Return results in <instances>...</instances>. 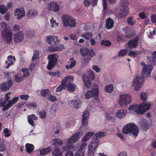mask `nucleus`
<instances>
[{
	"label": "nucleus",
	"instance_id": "obj_12",
	"mask_svg": "<svg viewBox=\"0 0 156 156\" xmlns=\"http://www.w3.org/2000/svg\"><path fill=\"white\" fill-rule=\"evenodd\" d=\"M46 41L48 43L52 45H58L59 42V39L58 37L55 36H48L46 37Z\"/></svg>",
	"mask_w": 156,
	"mask_h": 156
},
{
	"label": "nucleus",
	"instance_id": "obj_10",
	"mask_svg": "<svg viewBox=\"0 0 156 156\" xmlns=\"http://www.w3.org/2000/svg\"><path fill=\"white\" fill-rule=\"evenodd\" d=\"M98 90L97 89H92L91 90L87 91L85 95V98L87 99H89L93 97L96 99L98 98Z\"/></svg>",
	"mask_w": 156,
	"mask_h": 156
},
{
	"label": "nucleus",
	"instance_id": "obj_9",
	"mask_svg": "<svg viewBox=\"0 0 156 156\" xmlns=\"http://www.w3.org/2000/svg\"><path fill=\"white\" fill-rule=\"evenodd\" d=\"M127 0H126L125 1L122 2L121 3V6L123 8L120 10V15L121 17H125L126 15L129 13V8L127 6L128 4Z\"/></svg>",
	"mask_w": 156,
	"mask_h": 156
},
{
	"label": "nucleus",
	"instance_id": "obj_50",
	"mask_svg": "<svg viewBox=\"0 0 156 156\" xmlns=\"http://www.w3.org/2000/svg\"><path fill=\"white\" fill-rule=\"evenodd\" d=\"M18 97H15L11 101H8V103H9V104L11 106L13 105L18 100Z\"/></svg>",
	"mask_w": 156,
	"mask_h": 156
},
{
	"label": "nucleus",
	"instance_id": "obj_53",
	"mask_svg": "<svg viewBox=\"0 0 156 156\" xmlns=\"http://www.w3.org/2000/svg\"><path fill=\"white\" fill-rule=\"evenodd\" d=\"M140 97L142 100L146 101L147 98V96L146 93L142 92L140 94Z\"/></svg>",
	"mask_w": 156,
	"mask_h": 156
},
{
	"label": "nucleus",
	"instance_id": "obj_37",
	"mask_svg": "<svg viewBox=\"0 0 156 156\" xmlns=\"http://www.w3.org/2000/svg\"><path fill=\"white\" fill-rule=\"evenodd\" d=\"M81 54L84 56H87L89 53V49L87 48H81L80 50Z\"/></svg>",
	"mask_w": 156,
	"mask_h": 156
},
{
	"label": "nucleus",
	"instance_id": "obj_23",
	"mask_svg": "<svg viewBox=\"0 0 156 156\" xmlns=\"http://www.w3.org/2000/svg\"><path fill=\"white\" fill-rule=\"evenodd\" d=\"M38 12L37 10L35 9H31L28 12L27 16L29 19L34 18L38 15Z\"/></svg>",
	"mask_w": 156,
	"mask_h": 156
},
{
	"label": "nucleus",
	"instance_id": "obj_3",
	"mask_svg": "<svg viewBox=\"0 0 156 156\" xmlns=\"http://www.w3.org/2000/svg\"><path fill=\"white\" fill-rule=\"evenodd\" d=\"M122 133L124 134H127L130 133L135 136L138 135L139 130L138 126L134 123L127 124L124 126L122 129Z\"/></svg>",
	"mask_w": 156,
	"mask_h": 156
},
{
	"label": "nucleus",
	"instance_id": "obj_28",
	"mask_svg": "<svg viewBox=\"0 0 156 156\" xmlns=\"http://www.w3.org/2000/svg\"><path fill=\"white\" fill-rule=\"evenodd\" d=\"M140 104L144 113L151 108V104L147 102H143Z\"/></svg>",
	"mask_w": 156,
	"mask_h": 156
},
{
	"label": "nucleus",
	"instance_id": "obj_54",
	"mask_svg": "<svg viewBox=\"0 0 156 156\" xmlns=\"http://www.w3.org/2000/svg\"><path fill=\"white\" fill-rule=\"evenodd\" d=\"M1 26V29H4V30H5L8 28H10V27L8 26V25L4 22H2L0 24Z\"/></svg>",
	"mask_w": 156,
	"mask_h": 156
},
{
	"label": "nucleus",
	"instance_id": "obj_36",
	"mask_svg": "<svg viewBox=\"0 0 156 156\" xmlns=\"http://www.w3.org/2000/svg\"><path fill=\"white\" fill-rule=\"evenodd\" d=\"M52 143L53 145L55 146V147L60 146L63 144L62 142L59 139H55L53 140Z\"/></svg>",
	"mask_w": 156,
	"mask_h": 156
},
{
	"label": "nucleus",
	"instance_id": "obj_47",
	"mask_svg": "<svg viewBox=\"0 0 156 156\" xmlns=\"http://www.w3.org/2000/svg\"><path fill=\"white\" fill-rule=\"evenodd\" d=\"M58 108L57 105L55 104L51 105L50 109V112L52 114L55 113Z\"/></svg>",
	"mask_w": 156,
	"mask_h": 156
},
{
	"label": "nucleus",
	"instance_id": "obj_59",
	"mask_svg": "<svg viewBox=\"0 0 156 156\" xmlns=\"http://www.w3.org/2000/svg\"><path fill=\"white\" fill-rule=\"evenodd\" d=\"M19 97L21 100H27L29 97V96L28 94L20 95Z\"/></svg>",
	"mask_w": 156,
	"mask_h": 156
},
{
	"label": "nucleus",
	"instance_id": "obj_30",
	"mask_svg": "<svg viewBox=\"0 0 156 156\" xmlns=\"http://www.w3.org/2000/svg\"><path fill=\"white\" fill-rule=\"evenodd\" d=\"M69 61H70L69 65H66L65 66V68L66 69H68L73 68L76 64V60H74L73 58H70Z\"/></svg>",
	"mask_w": 156,
	"mask_h": 156
},
{
	"label": "nucleus",
	"instance_id": "obj_13",
	"mask_svg": "<svg viewBox=\"0 0 156 156\" xmlns=\"http://www.w3.org/2000/svg\"><path fill=\"white\" fill-rule=\"evenodd\" d=\"M129 110H134L137 114H143L144 113L140 104L138 105L135 104L133 105H131L129 108Z\"/></svg>",
	"mask_w": 156,
	"mask_h": 156
},
{
	"label": "nucleus",
	"instance_id": "obj_44",
	"mask_svg": "<svg viewBox=\"0 0 156 156\" xmlns=\"http://www.w3.org/2000/svg\"><path fill=\"white\" fill-rule=\"evenodd\" d=\"M112 43L111 41L108 40H103L101 41V44L102 46L106 47H109L111 45Z\"/></svg>",
	"mask_w": 156,
	"mask_h": 156
},
{
	"label": "nucleus",
	"instance_id": "obj_61",
	"mask_svg": "<svg viewBox=\"0 0 156 156\" xmlns=\"http://www.w3.org/2000/svg\"><path fill=\"white\" fill-rule=\"evenodd\" d=\"M84 5L86 7H88L90 4V0H84Z\"/></svg>",
	"mask_w": 156,
	"mask_h": 156
},
{
	"label": "nucleus",
	"instance_id": "obj_29",
	"mask_svg": "<svg viewBox=\"0 0 156 156\" xmlns=\"http://www.w3.org/2000/svg\"><path fill=\"white\" fill-rule=\"evenodd\" d=\"M52 148L51 147L42 149L40 150L39 153L41 155H45L49 153L51 151Z\"/></svg>",
	"mask_w": 156,
	"mask_h": 156
},
{
	"label": "nucleus",
	"instance_id": "obj_31",
	"mask_svg": "<svg viewBox=\"0 0 156 156\" xmlns=\"http://www.w3.org/2000/svg\"><path fill=\"white\" fill-rule=\"evenodd\" d=\"M14 80L16 83H19L23 81L24 79L23 76V74L19 73L16 74L14 77Z\"/></svg>",
	"mask_w": 156,
	"mask_h": 156
},
{
	"label": "nucleus",
	"instance_id": "obj_46",
	"mask_svg": "<svg viewBox=\"0 0 156 156\" xmlns=\"http://www.w3.org/2000/svg\"><path fill=\"white\" fill-rule=\"evenodd\" d=\"M7 10V7L4 5H0V13L2 14H4Z\"/></svg>",
	"mask_w": 156,
	"mask_h": 156
},
{
	"label": "nucleus",
	"instance_id": "obj_21",
	"mask_svg": "<svg viewBox=\"0 0 156 156\" xmlns=\"http://www.w3.org/2000/svg\"><path fill=\"white\" fill-rule=\"evenodd\" d=\"M89 114V112L87 111H84L83 112L82 118V124L83 126L87 125Z\"/></svg>",
	"mask_w": 156,
	"mask_h": 156
},
{
	"label": "nucleus",
	"instance_id": "obj_18",
	"mask_svg": "<svg viewBox=\"0 0 156 156\" xmlns=\"http://www.w3.org/2000/svg\"><path fill=\"white\" fill-rule=\"evenodd\" d=\"M24 38L23 33L22 31L17 32L15 34L14 41L16 43H19L22 41Z\"/></svg>",
	"mask_w": 156,
	"mask_h": 156
},
{
	"label": "nucleus",
	"instance_id": "obj_14",
	"mask_svg": "<svg viewBox=\"0 0 156 156\" xmlns=\"http://www.w3.org/2000/svg\"><path fill=\"white\" fill-rule=\"evenodd\" d=\"M139 37L136 36L128 42V46L130 49H134L138 45Z\"/></svg>",
	"mask_w": 156,
	"mask_h": 156
},
{
	"label": "nucleus",
	"instance_id": "obj_40",
	"mask_svg": "<svg viewBox=\"0 0 156 156\" xmlns=\"http://www.w3.org/2000/svg\"><path fill=\"white\" fill-rule=\"evenodd\" d=\"M69 144V145L67 147H63L62 149L63 152H64V151H66L67 149L73 151L75 149L76 147L73 144V143H70Z\"/></svg>",
	"mask_w": 156,
	"mask_h": 156
},
{
	"label": "nucleus",
	"instance_id": "obj_24",
	"mask_svg": "<svg viewBox=\"0 0 156 156\" xmlns=\"http://www.w3.org/2000/svg\"><path fill=\"white\" fill-rule=\"evenodd\" d=\"M15 60V58L14 56H12V55H10L8 57V60L5 61V62L7 64V65L5 68L6 69H9L11 65L13 64V62Z\"/></svg>",
	"mask_w": 156,
	"mask_h": 156
},
{
	"label": "nucleus",
	"instance_id": "obj_6",
	"mask_svg": "<svg viewBox=\"0 0 156 156\" xmlns=\"http://www.w3.org/2000/svg\"><path fill=\"white\" fill-rule=\"evenodd\" d=\"M58 57L56 54H51L48 56L47 58L48 60V63L47 66L48 69L51 70L55 67L58 62Z\"/></svg>",
	"mask_w": 156,
	"mask_h": 156
},
{
	"label": "nucleus",
	"instance_id": "obj_57",
	"mask_svg": "<svg viewBox=\"0 0 156 156\" xmlns=\"http://www.w3.org/2000/svg\"><path fill=\"white\" fill-rule=\"evenodd\" d=\"M48 99L52 102H54L57 100L56 97L52 95H50L48 97Z\"/></svg>",
	"mask_w": 156,
	"mask_h": 156
},
{
	"label": "nucleus",
	"instance_id": "obj_33",
	"mask_svg": "<svg viewBox=\"0 0 156 156\" xmlns=\"http://www.w3.org/2000/svg\"><path fill=\"white\" fill-rule=\"evenodd\" d=\"M114 22L113 20L110 18H108L106 21V26L108 29H110L114 26Z\"/></svg>",
	"mask_w": 156,
	"mask_h": 156
},
{
	"label": "nucleus",
	"instance_id": "obj_19",
	"mask_svg": "<svg viewBox=\"0 0 156 156\" xmlns=\"http://www.w3.org/2000/svg\"><path fill=\"white\" fill-rule=\"evenodd\" d=\"M80 132L77 133L73 134L67 140L69 144L70 143H74L78 140L79 136L80 135Z\"/></svg>",
	"mask_w": 156,
	"mask_h": 156
},
{
	"label": "nucleus",
	"instance_id": "obj_41",
	"mask_svg": "<svg viewBox=\"0 0 156 156\" xmlns=\"http://www.w3.org/2000/svg\"><path fill=\"white\" fill-rule=\"evenodd\" d=\"M92 33L88 32H85L81 34L82 36L86 39H90L92 37Z\"/></svg>",
	"mask_w": 156,
	"mask_h": 156
},
{
	"label": "nucleus",
	"instance_id": "obj_11",
	"mask_svg": "<svg viewBox=\"0 0 156 156\" xmlns=\"http://www.w3.org/2000/svg\"><path fill=\"white\" fill-rule=\"evenodd\" d=\"M122 31L126 35L125 36L126 38H129L135 35V31L132 27H125L122 29Z\"/></svg>",
	"mask_w": 156,
	"mask_h": 156
},
{
	"label": "nucleus",
	"instance_id": "obj_22",
	"mask_svg": "<svg viewBox=\"0 0 156 156\" xmlns=\"http://www.w3.org/2000/svg\"><path fill=\"white\" fill-rule=\"evenodd\" d=\"M50 6L49 9L54 12H58L59 10V6L57 3L53 1L51 2L49 4Z\"/></svg>",
	"mask_w": 156,
	"mask_h": 156
},
{
	"label": "nucleus",
	"instance_id": "obj_34",
	"mask_svg": "<svg viewBox=\"0 0 156 156\" xmlns=\"http://www.w3.org/2000/svg\"><path fill=\"white\" fill-rule=\"evenodd\" d=\"M65 80H64V78L62 80L61 84L56 88V92L61 91L62 90L65 89L66 82Z\"/></svg>",
	"mask_w": 156,
	"mask_h": 156
},
{
	"label": "nucleus",
	"instance_id": "obj_64",
	"mask_svg": "<svg viewBox=\"0 0 156 156\" xmlns=\"http://www.w3.org/2000/svg\"><path fill=\"white\" fill-rule=\"evenodd\" d=\"M151 22L156 24V15H152L151 16Z\"/></svg>",
	"mask_w": 156,
	"mask_h": 156
},
{
	"label": "nucleus",
	"instance_id": "obj_4",
	"mask_svg": "<svg viewBox=\"0 0 156 156\" xmlns=\"http://www.w3.org/2000/svg\"><path fill=\"white\" fill-rule=\"evenodd\" d=\"M66 82L65 86L67 90L69 91L73 92L76 90V85L73 83L74 77L72 76H68L64 77Z\"/></svg>",
	"mask_w": 156,
	"mask_h": 156
},
{
	"label": "nucleus",
	"instance_id": "obj_63",
	"mask_svg": "<svg viewBox=\"0 0 156 156\" xmlns=\"http://www.w3.org/2000/svg\"><path fill=\"white\" fill-rule=\"evenodd\" d=\"M89 76L92 80H94L95 79L94 74L93 71H90L88 74Z\"/></svg>",
	"mask_w": 156,
	"mask_h": 156
},
{
	"label": "nucleus",
	"instance_id": "obj_2",
	"mask_svg": "<svg viewBox=\"0 0 156 156\" xmlns=\"http://www.w3.org/2000/svg\"><path fill=\"white\" fill-rule=\"evenodd\" d=\"M105 135V133L100 132L93 136L94 139L90 143L88 148V156H94L95 149L100 142V138L103 137Z\"/></svg>",
	"mask_w": 156,
	"mask_h": 156
},
{
	"label": "nucleus",
	"instance_id": "obj_5",
	"mask_svg": "<svg viewBox=\"0 0 156 156\" xmlns=\"http://www.w3.org/2000/svg\"><path fill=\"white\" fill-rule=\"evenodd\" d=\"M62 21L65 27H74L76 25V21L70 16L65 14L62 17Z\"/></svg>",
	"mask_w": 156,
	"mask_h": 156
},
{
	"label": "nucleus",
	"instance_id": "obj_27",
	"mask_svg": "<svg viewBox=\"0 0 156 156\" xmlns=\"http://www.w3.org/2000/svg\"><path fill=\"white\" fill-rule=\"evenodd\" d=\"M15 13H18L17 14V17L18 20H20L25 16L24 10L20 9H16L15 10Z\"/></svg>",
	"mask_w": 156,
	"mask_h": 156
},
{
	"label": "nucleus",
	"instance_id": "obj_38",
	"mask_svg": "<svg viewBox=\"0 0 156 156\" xmlns=\"http://www.w3.org/2000/svg\"><path fill=\"white\" fill-rule=\"evenodd\" d=\"M114 87L112 84H109L105 86V91L108 93H110L113 91Z\"/></svg>",
	"mask_w": 156,
	"mask_h": 156
},
{
	"label": "nucleus",
	"instance_id": "obj_7",
	"mask_svg": "<svg viewBox=\"0 0 156 156\" xmlns=\"http://www.w3.org/2000/svg\"><path fill=\"white\" fill-rule=\"evenodd\" d=\"M132 102L131 97L129 94L121 95L119 101V105L122 107H126Z\"/></svg>",
	"mask_w": 156,
	"mask_h": 156
},
{
	"label": "nucleus",
	"instance_id": "obj_55",
	"mask_svg": "<svg viewBox=\"0 0 156 156\" xmlns=\"http://www.w3.org/2000/svg\"><path fill=\"white\" fill-rule=\"evenodd\" d=\"M139 54V53H137L135 51H131L128 53V55L131 57L132 56L133 57H136Z\"/></svg>",
	"mask_w": 156,
	"mask_h": 156
},
{
	"label": "nucleus",
	"instance_id": "obj_8",
	"mask_svg": "<svg viewBox=\"0 0 156 156\" xmlns=\"http://www.w3.org/2000/svg\"><path fill=\"white\" fill-rule=\"evenodd\" d=\"M7 29L3 30L1 33V36L6 43H9L12 40V30L10 28Z\"/></svg>",
	"mask_w": 156,
	"mask_h": 156
},
{
	"label": "nucleus",
	"instance_id": "obj_60",
	"mask_svg": "<svg viewBox=\"0 0 156 156\" xmlns=\"http://www.w3.org/2000/svg\"><path fill=\"white\" fill-rule=\"evenodd\" d=\"M92 69L98 73H99L100 71V69L98 66H93Z\"/></svg>",
	"mask_w": 156,
	"mask_h": 156
},
{
	"label": "nucleus",
	"instance_id": "obj_51",
	"mask_svg": "<svg viewBox=\"0 0 156 156\" xmlns=\"http://www.w3.org/2000/svg\"><path fill=\"white\" fill-rule=\"evenodd\" d=\"M49 74L51 76L55 77H59L60 75V73L59 71H57V72H49Z\"/></svg>",
	"mask_w": 156,
	"mask_h": 156
},
{
	"label": "nucleus",
	"instance_id": "obj_32",
	"mask_svg": "<svg viewBox=\"0 0 156 156\" xmlns=\"http://www.w3.org/2000/svg\"><path fill=\"white\" fill-rule=\"evenodd\" d=\"M25 148L27 152L28 153H32L34 149V146L32 144L29 143H27L25 145Z\"/></svg>",
	"mask_w": 156,
	"mask_h": 156
},
{
	"label": "nucleus",
	"instance_id": "obj_48",
	"mask_svg": "<svg viewBox=\"0 0 156 156\" xmlns=\"http://www.w3.org/2000/svg\"><path fill=\"white\" fill-rule=\"evenodd\" d=\"M127 52L126 49H121L118 53V56L119 57L123 56L127 54Z\"/></svg>",
	"mask_w": 156,
	"mask_h": 156
},
{
	"label": "nucleus",
	"instance_id": "obj_1",
	"mask_svg": "<svg viewBox=\"0 0 156 156\" xmlns=\"http://www.w3.org/2000/svg\"><path fill=\"white\" fill-rule=\"evenodd\" d=\"M141 65L144 66L143 67L142 72V76L143 78L139 77L135 78L133 84L136 86L134 89L136 91L140 90L144 82V78L149 77L153 69V66L152 65H145L144 62H141Z\"/></svg>",
	"mask_w": 156,
	"mask_h": 156
},
{
	"label": "nucleus",
	"instance_id": "obj_58",
	"mask_svg": "<svg viewBox=\"0 0 156 156\" xmlns=\"http://www.w3.org/2000/svg\"><path fill=\"white\" fill-rule=\"evenodd\" d=\"M6 149L5 145L2 142H0V151H5Z\"/></svg>",
	"mask_w": 156,
	"mask_h": 156
},
{
	"label": "nucleus",
	"instance_id": "obj_42",
	"mask_svg": "<svg viewBox=\"0 0 156 156\" xmlns=\"http://www.w3.org/2000/svg\"><path fill=\"white\" fill-rule=\"evenodd\" d=\"M21 71L23 73V78H27L29 76V73L27 68H23L21 69Z\"/></svg>",
	"mask_w": 156,
	"mask_h": 156
},
{
	"label": "nucleus",
	"instance_id": "obj_17",
	"mask_svg": "<svg viewBox=\"0 0 156 156\" xmlns=\"http://www.w3.org/2000/svg\"><path fill=\"white\" fill-rule=\"evenodd\" d=\"M82 78L84 85L88 88L91 86V82L90 79L87 75H83L82 76Z\"/></svg>",
	"mask_w": 156,
	"mask_h": 156
},
{
	"label": "nucleus",
	"instance_id": "obj_25",
	"mask_svg": "<svg viewBox=\"0 0 156 156\" xmlns=\"http://www.w3.org/2000/svg\"><path fill=\"white\" fill-rule=\"evenodd\" d=\"M126 111L125 110L121 109L118 110L116 113V117L121 119L124 117L126 114Z\"/></svg>",
	"mask_w": 156,
	"mask_h": 156
},
{
	"label": "nucleus",
	"instance_id": "obj_45",
	"mask_svg": "<svg viewBox=\"0 0 156 156\" xmlns=\"http://www.w3.org/2000/svg\"><path fill=\"white\" fill-rule=\"evenodd\" d=\"M39 55V52L38 51L35 50L34 51L33 56L32 58V60L34 61H36L38 58Z\"/></svg>",
	"mask_w": 156,
	"mask_h": 156
},
{
	"label": "nucleus",
	"instance_id": "obj_52",
	"mask_svg": "<svg viewBox=\"0 0 156 156\" xmlns=\"http://www.w3.org/2000/svg\"><path fill=\"white\" fill-rule=\"evenodd\" d=\"M40 117L42 119L45 118L46 116V112L45 110H42L39 114Z\"/></svg>",
	"mask_w": 156,
	"mask_h": 156
},
{
	"label": "nucleus",
	"instance_id": "obj_43",
	"mask_svg": "<svg viewBox=\"0 0 156 156\" xmlns=\"http://www.w3.org/2000/svg\"><path fill=\"white\" fill-rule=\"evenodd\" d=\"M50 94L49 90L47 89H43L41 91V95L43 97H45Z\"/></svg>",
	"mask_w": 156,
	"mask_h": 156
},
{
	"label": "nucleus",
	"instance_id": "obj_39",
	"mask_svg": "<svg viewBox=\"0 0 156 156\" xmlns=\"http://www.w3.org/2000/svg\"><path fill=\"white\" fill-rule=\"evenodd\" d=\"M127 21L128 24L131 26H134L136 23V21L134 20V18L132 16L128 17Z\"/></svg>",
	"mask_w": 156,
	"mask_h": 156
},
{
	"label": "nucleus",
	"instance_id": "obj_56",
	"mask_svg": "<svg viewBox=\"0 0 156 156\" xmlns=\"http://www.w3.org/2000/svg\"><path fill=\"white\" fill-rule=\"evenodd\" d=\"M4 133L5 134V136L6 137H8L9 136L11 135L10 131L7 128L5 129L4 131Z\"/></svg>",
	"mask_w": 156,
	"mask_h": 156
},
{
	"label": "nucleus",
	"instance_id": "obj_15",
	"mask_svg": "<svg viewBox=\"0 0 156 156\" xmlns=\"http://www.w3.org/2000/svg\"><path fill=\"white\" fill-rule=\"evenodd\" d=\"M81 101L76 100L69 101V102L70 107L73 108L78 109L81 106Z\"/></svg>",
	"mask_w": 156,
	"mask_h": 156
},
{
	"label": "nucleus",
	"instance_id": "obj_35",
	"mask_svg": "<svg viewBox=\"0 0 156 156\" xmlns=\"http://www.w3.org/2000/svg\"><path fill=\"white\" fill-rule=\"evenodd\" d=\"M94 134V133L92 132L87 133L83 137L82 139V141L83 142H86Z\"/></svg>",
	"mask_w": 156,
	"mask_h": 156
},
{
	"label": "nucleus",
	"instance_id": "obj_49",
	"mask_svg": "<svg viewBox=\"0 0 156 156\" xmlns=\"http://www.w3.org/2000/svg\"><path fill=\"white\" fill-rule=\"evenodd\" d=\"M58 46H51L48 47V51L49 52H54L58 51Z\"/></svg>",
	"mask_w": 156,
	"mask_h": 156
},
{
	"label": "nucleus",
	"instance_id": "obj_16",
	"mask_svg": "<svg viewBox=\"0 0 156 156\" xmlns=\"http://www.w3.org/2000/svg\"><path fill=\"white\" fill-rule=\"evenodd\" d=\"M144 131H146L149 128L150 126L148 121L146 119L141 120L139 124Z\"/></svg>",
	"mask_w": 156,
	"mask_h": 156
},
{
	"label": "nucleus",
	"instance_id": "obj_62",
	"mask_svg": "<svg viewBox=\"0 0 156 156\" xmlns=\"http://www.w3.org/2000/svg\"><path fill=\"white\" fill-rule=\"evenodd\" d=\"M9 104V103L8 102L6 105L5 106H4V107L2 109V110L5 111L8 110L11 107Z\"/></svg>",
	"mask_w": 156,
	"mask_h": 156
},
{
	"label": "nucleus",
	"instance_id": "obj_26",
	"mask_svg": "<svg viewBox=\"0 0 156 156\" xmlns=\"http://www.w3.org/2000/svg\"><path fill=\"white\" fill-rule=\"evenodd\" d=\"M63 151H60L59 148L57 147L54 148L52 152V156H63Z\"/></svg>",
	"mask_w": 156,
	"mask_h": 156
},
{
	"label": "nucleus",
	"instance_id": "obj_20",
	"mask_svg": "<svg viewBox=\"0 0 156 156\" xmlns=\"http://www.w3.org/2000/svg\"><path fill=\"white\" fill-rule=\"evenodd\" d=\"M12 83L11 80L7 82L3 83L2 84L0 85V87L2 91H5L8 90L12 86Z\"/></svg>",
	"mask_w": 156,
	"mask_h": 156
}]
</instances>
